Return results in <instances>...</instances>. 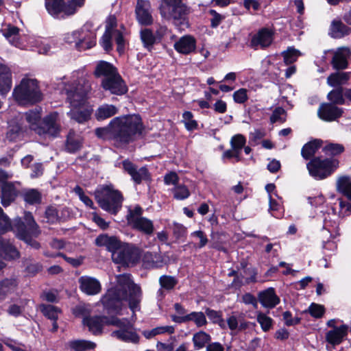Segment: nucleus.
Segmentation results:
<instances>
[{
	"instance_id": "obj_1",
	"label": "nucleus",
	"mask_w": 351,
	"mask_h": 351,
	"mask_svg": "<svg viewBox=\"0 0 351 351\" xmlns=\"http://www.w3.org/2000/svg\"><path fill=\"white\" fill-rule=\"evenodd\" d=\"M62 90L70 104L69 117L80 123L88 121L93 111V106L88 101V95L91 91L88 78L75 72L69 80L62 82Z\"/></svg>"
},
{
	"instance_id": "obj_2",
	"label": "nucleus",
	"mask_w": 351,
	"mask_h": 351,
	"mask_svg": "<svg viewBox=\"0 0 351 351\" xmlns=\"http://www.w3.org/2000/svg\"><path fill=\"white\" fill-rule=\"evenodd\" d=\"M141 295L140 287H112L103 297L101 302L108 313L119 315L122 309V301H127L134 317L135 311L140 309Z\"/></svg>"
},
{
	"instance_id": "obj_3",
	"label": "nucleus",
	"mask_w": 351,
	"mask_h": 351,
	"mask_svg": "<svg viewBox=\"0 0 351 351\" xmlns=\"http://www.w3.org/2000/svg\"><path fill=\"white\" fill-rule=\"evenodd\" d=\"M111 125L116 142L121 143L132 141L144 130L142 119L136 114L117 117L111 120Z\"/></svg>"
},
{
	"instance_id": "obj_4",
	"label": "nucleus",
	"mask_w": 351,
	"mask_h": 351,
	"mask_svg": "<svg viewBox=\"0 0 351 351\" xmlns=\"http://www.w3.org/2000/svg\"><path fill=\"white\" fill-rule=\"evenodd\" d=\"M12 97L21 105L34 104L43 99L38 81L29 77L23 78L14 87Z\"/></svg>"
},
{
	"instance_id": "obj_5",
	"label": "nucleus",
	"mask_w": 351,
	"mask_h": 351,
	"mask_svg": "<svg viewBox=\"0 0 351 351\" xmlns=\"http://www.w3.org/2000/svg\"><path fill=\"white\" fill-rule=\"evenodd\" d=\"M95 197L104 210L116 215L122 206L121 193L111 184L99 186L95 191Z\"/></svg>"
},
{
	"instance_id": "obj_6",
	"label": "nucleus",
	"mask_w": 351,
	"mask_h": 351,
	"mask_svg": "<svg viewBox=\"0 0 351 351\" xmlns=\"http://www.w3.org/2000/svg\"><path fill=\"white\" fill-rule=\"evenodd\" d=\"M121 29L117 28V19L114 16H110L106 20V32L103 35L100 43L106 51L112 49V40H114L117 45V50L119 53L123 51L125 40L123 34Z\"/></svg>"
},
{
	"instance_id": "obj_7",
	"label": "nucleus",
	"mask_w": 351,
	"mask_h": 351,
	"mask_svg": "<svg viewBox=\"0 0 351 351\" xmlns=\"http://www.w3.org/2000/svg\"><path fill=\"white\" fill-rule=\"evenodd\" d=\"M110 323L112 326L119 328V330L111 333L112 337L128 343H138L139 336L135 331L133 323L128 319H120L116 316H112V320Z\"/></svg>"
},
{
	"instance_id": "obj_8",
	"label": "nucleus",
	"mask_w": 351,
	"mask_h": 351,
	"mask_svg": "<svg viewBox=\"0 0 351 351\" xmlns=\"http://www.w3.org/2000/svg\"><path fill=\"white\" fill-rule=\"evenodd\" d=\"M339 166L337 159L315 158L307 164L309 174L316 180H323L329 176Z\"/></svg>"
},
{
	"instance_id": "obj_9",
	"label": "nucleus",
	"mask_w": 351,
	"mask_h": 351,
	"mask_svg": "<svg viewBox=\"0 0 351 351\" xmlns=\"http://www.w3.org/2000/svg\"><path fill=\"white\" fill-rule=\"evenodd\" d=\"M143 209L139 206L130 207L126 215L128 223L133 228L146 234H152L154 228L153 221L146 217H142Z\"/></svg>"
},
{
	"instance_id": "obj_10",
	"label": "nucleus",
	"mask_w": 351,
	"mask_h": 351,
	"mask_svg": "<svg viewBox=\"0 0 351 351\" xmlns=\"http://www.w3.org/2000/svg\"><path fill=\"white\" fill-rule=\"evenodd\" d=\"M140 257V250L128 244H121L119 249L112 255L114 262L125 265L133 264L137 262Z\"/></svg>"
},
{
	"instance_id": "obj_11",
	"label": "nucleus",
	"mask_w": 351,
	"mask_h": 351,
	"mask_svg": "<svg viewBox=\"0 0 351 351\" xmlns=\"http://www.w3.org/2000/svg\"><path fill=\"white\" fill-rule=\"evenodd\" d=\"M58 114L57 112L50 113L40 122L38 128V134L40 136L56 137L60 131V127L58 123Z\"/></svg>"
},
{
	"instance_id": "obj_12",
	"label": "nucleus",
	"mask_w": 351,
	"mask_h": 351,
	"mask_svg": "<svg viewBox=\"0 0 351 351\" xmlns=\"http://www.w3.org/2000/svg\"><path fill=\"white\" fill-rule=\"evenodd\" d=\"M165 5L160 9L161 14L165 18L178 19L186 14V6L182 0H162Z\"/></svg>"
},
{
	"instance_id": "obj_13",
	"label": "nucleus",
	"mask_w": 351,
	"mask_h": 351,
	"mask_svg": "<svg viewBox=\"0 0 351 351\" xmlns=\"http://www.w3.org/2000/svg\"><path fill=\"white\" fill-rule=\"evenodd\" d=\"M101 86L111 94L121 95L127 93L128 88L120 75L117 73L110 77L103 79Z\"/></svg>"
},
{
	"instance_id": "obj_14",
	"label": "nucleus",
	"mask_w": 351,
	"mask_h": 351,
	"mask_svg": "<svg viewBox=\"0 0 351 351\" xmlns=\"http://www.w3.org/2000/svg\"><path fill=\"white\" fill-rule=\"evenodd\" d=\"M152 12V7L149 0H137L135 15L139 24L145 26L152 24L154 19Z\"/></svg>"
},
{
	"instance_id": "obj_15",
	"label": "nucleus",
	"mask_w": 351,
	"mask_h": 351,
	"mask_svg": "<svg viewBox=\"0 0 351 351\" xmlns=\"http://www.w3.org/2000/svg\"><path fill=\"white\" fill-rule=\"evenodd\" d=\"M78 42L77 49L80 51L88 49L96 44L95 33L91 31L86 25L79 29Z\"/></svg>"
},
{
	"instance_id": "obj_16",
	"label": "nucleus",
	"mask_w": 351,
	"mask_h": 351,
	"mask_svg": "<svg viewBox=\"0 0 351 351\" xmlns=\"http://www.w3.org/2000/svg\"><path fill=\"white\" fill-rule=\"evenodd\" d=\"M112 316L110 317L106 316L86 317L83 319L84 325L88 327V329L94 335L101 334L104 325H111Z\"/></svg>"
},
{
	"instance_id": "obj_17",
	"label": "nucleus",
	"mask_w": 351,
	"mask_h": 351,
	"mask_svg": "<svg viewBox=\"0 0 351 351\" xmlns=\"http://www.w3.org/2000/svg\"><path fill=\"white\" fill-rule=\"evenodd\" d=\"M196 39L191 35H184L179 38L173 45L175 50L182 55H189L196 49Z\"/></svg>"
},
{
	"instance_id": "obj_18",
	"label": "nucleus",
	"mask_w": 351,
	"mask_h": 351,
	"mask_svg": "<svg viewBox=\"0 0 351 351\" xmlns=\"http://www.w3.org/2000/svg\"><path fill=\"white\" fill-rule=\"evenodd\" d=\"M351 51L348 47H341L333 53L331 64L335 69L343 70L348 67V59L350 57Z\"/></svg>"
},
{
	"instance_id": "obj_19",
	"label": "nucleus",
	"mask_w": 351,
	"mask_h": 351,
	"mask_svg": "<svg viewBox=\"0 0 351 351\" xmlns=\"http://www.w3.org/2000/svg\"><path fill=\"white\" fill-rule=\"evenodd\" d=\"M23 115L18 113L15 117L8 121V131L6 138L10 141H16L21 137L23 132Z\"/></svg>"
},
{
	"instance_id": "obj_20",
	"label": "nucleus",
	"mask_w": 351,
	"mask_h": 351,
	"mask_svg": "<svg viewBox=\"0 0 351 351\" xmlns=\"http://www.w3.org/2000/svg\"><path fill=\"white\" fill-rule=\"evenodd\" d=\"M342 110L333 104H323L318 110L319 117L326 121H332L342 114Z\"/></svg>"
},
{
	"instance_id": "obj_21",
	"label": "nucleus",
	"mask_w": 351,
	"mask_h": 351,
	"mask_svg": "<svg viewBox=\"0 0 351 351\" xmlns=\"http://www.w3.org/2000/svg\"><path fill=\"white\" fill-rule=\"evenodd\" d=\"M124 170L132 177V179L137 184L141 183L143 180H147L149 175L147 169L145 167L136 169V166L129 160L123 162Z\"/></svg>"
},
{
	"instance_id": "obj_22",
	"label": "nucleus",
	"mask_w": 351,
	"mask_h": 351,
	"mask_svg": "<svg viewBox=\"0 0 351 351\" xmlns=\"http://www.w3.org/2000/svg\"><path fill=\"white\" fill-rule=\"evenodd\" d=\"M348 330V326L345 324L338 328H335V329L330 330L326 333V341L334 348L343 341V339L347 336Z\"/></svg>"
},
{
	"instance_id": "obj_23",
	"label": "nucleus",
	"mask_w": 351,
	"mask_h": 351,
	"mask_svg": "<svg viewBox=\"0 0 351 351\" xmlns=\"http://www.w3.org/2000/svg\"><path fill=\"white\" fill-rule=\"evenodd\" d=\"M273 33L267 29H262L252 38L251 45L254 48H265L269 46L272 42Z\"/></svg>"
},
{
	"instance_id": "obj_24",
	"label": "nucleus",
	"mask_w": 351,
	"mask_h": 351,
	"mask_svg": "<svg viewBox=\"0 0 351 351\" xmlns=\"http://www.w3.org/2000/svg\"><path fill=\"white\" fill-rule=\"evenodd\" d=\"M12 73L4 64H0V95L5 96L12 88Z\"/></svg>"
},
{
	"instance_id": "obj_25",
	"label": "nucleus",
	"mask_w": 351,
	"mask_h": 351,
	"mask_svg": "<svg viewBox=\"0 0 351 351\" xmlns=\"http://www.w3.org/2000/svg\"><path fill=\"white\" fill-rule=\"evenodd\" d=\"M19 257V253L12 243L0 237V258L10 261Z\"/></svg>"
},
{
	"instance_id": "obj_26",
	"label": "nucleus",
	"mask_w": 351,
	"mask_h": 351,
	"mask_svg": "<svg viewBox=\"0 0 351 351\" xmlns=\"http://www.w3.org/2000/svg\"><path fill=\"white\" fill-rule=\"evenodd\" d=\"M258 300L264 307L269 308L275 307L280 302V299L276 295L272 287L260 292L258 293Z\"/></svg>"
},
{
	"instance_id": "obj_27",
	"label": "nucleus",
	"mask_w": 351,
	"mask_h": 351,
	"mask_svg": "<svg viewBox=\"0 0 351 351\" xmlns=\"http://www.w3.org/2000/svg\"><path fill=\"white\" fill-rule=\"evenodd\" d=\"M95 243L98 246H104L108 251L112 253V255L119 249L121 243L114 237H109L106 234H101L95 239Z\"/></svg>"
},
{
	"instance_id": "obj_28",
	"label": "nucleus",
	"mask_w": 351,
	"mask_h": 351,
	"mask_svg": "<svg viewBox=\"0 0 351 351\" xmlns=\"http://www.w3.org/2000/svg\"><path fill=\"white\" fill-rule=\"evenodd\" d=\"M119 112L117 106L112 104H104L98 107L95 111V118L98 121L105 120L108 119Z\"/></svg>"
},
{
	"instance_id": "obj_29",
	"label": "nucleus",
	"mask_w": 351,
	"mask_h": 351,
	"mask_svg": "<svg viewBox=\"0 0 351 351\" xmlns=\"http://www.w3.org/2000/svg\"><path fill=\"white\" fill-rule=\"evenodd\" d=\"M117 73V69L105 61L99 62L95 70V75L97 77H103V79L110 77Z\"/></svg>"
},
{
	"instance_id": "obj_30",
	"label": "nucleus",
	"mask_w": 351,
	"mask_h": 351,
	"mask_svg": "<svg viewBox=\"0 0 351 351\" xmlns=\"http://www.w3.org/2000/svg\"><path fill=\"white\" fill-rule=\"evenodd\" d=\"M17 195V191L12 182H6L2 187L1 203L4 206H8L14 200Z\"/></svg>"
},
{
	"instance_id": "obj_31",
	"label": "nucleus",
	"mask_w": 351,
	"mask_h": 351,
	"mask_svg": "<svg viewBox=\"0 0 351 351\" xmlns=\"http://www.w3.org/2000/svg\"><path fill=\"white\" fill-rule=\"evenodd\" d=\"M25 117L29 124L30 129L34 130L36 134L38 133V128L40 124L41 113L39 108L29 110L25 114Z\"/></svg>"
},
{
	"instance_id": "obj_32",
	"label": "nucleus",
	"mask_w": 351,
	"mask_h": 351,
	"mask_svg": "<svg viewBox=\"0 0 351 351\" xmlns=\"http://www.w3.org/2000/svg\"><path fill=\"white\" fill-rule=\"evenodd\" d=\"M19 29L17 27L11 25H8L2 29L3 35L12 45L23 48V45L19 41Z\"/></svg>"
},
{
	"instance_id": "obj_33",
	"label": "nucleus",
	"mask_w": 351,
	"mask_h": 351,
	"mask_svg": "<svg viewBox=\"0 0 351 351\" xmlns=\"http://www.w3.org/2000/svg\"><path fill=\"white\" fill-rule=\"evenodd\" d=\"M25 221L26 223V226L23 222H21V220H19V221L16 223H15L14 226L16 230L17 231V228L19 225L22 223L23 224V227L25 228V230L27 232H31L32 235L37 237L39 234L40 231L38 230V225L35 222L31 213H26L25 214Z\"/></svg>"
},
{
	"instance_id": "obj_34",
	"label": "nucleus",
	"mask_w": 351,
	"mask_h": 351,
	"mask_svg": "<svg viewBox=\"0 0 351 351\" xmlns=\"http://www.w3.org/2000/svg\"><path fill=\"white\" fill-rule=\"evenodd\" d=\"M66 346L69 348L74 351H86L94 349L96 344L94 342L87 340L75 339L69 341Z\"/></svg>"
},
{
	"instance_id": "obj_35",
	"label": "nucleus",
	"mask_w": 351,
	"mask_h": 351,
	"mask_svg": "<svg viewBox=\"0 0 351 351\" xmlns=\"http://www.w3.org/2000/svg\"><path fill=\"white\" fill-rule=\"evenodd\" d=\"M322 141L319 139H315L306 143L301 151L302 157L306 160L309 159L315 155L317 150L322 146Z\"/></svg>"
},
{
	"instance_id": "obj_36",
	"label": "nucleus",
	"mask_w": 351,
	"mask_h": 351,
	"mask_svg": "<svg viewBox=\"0 0 351 351\" xmlns=\"http://www.w3.org/2000/svg\"><path fill=\"white\" fill-rule=\"evenodd\" d=\"M337 191L351 201V180L348 176L339 177L336 183Z\"/></svg>"
},
{
	"instance_id": "obj_37",
	"label": "nucleus",
	"mask_w": 351,
	"mask_h": 351,
	"mask_svg": "<svg viewBox=\"0 0 351 351\" xmlns=\"http://www.w3.org/2000/svg\"><path fill=\"white\" fill-rule=\"evenodd\" d=\"M350 76V72H336L330 74L327 78V84L330 86H339L345 84Z\"/></svg>"
},
{
	"instance_id": "obj_38",
	"label": "nucleus",
	"mask_w": 351,
	"mask_h": 351,
	"mask_svg": "<svg viewBox=\"0 0 351 351\" xmlns=\"http://www.w3.org/2000/svg\"><path fill=\"white\" fill-rule=\"evenodd\" d=\"M351 29L348 27L342 22L339 21H332L330 26V34L335 38H341L350 34Z\"/></svg>"
},
{
	"instance_id": "obj_39",
	"label": "nucleus",
	"mask_w": 351,
	"mask_h": 351,
	"mask_svg": "<svg viewBox=\"0 0 351 351\" xmlns=\"http://www.w3.org/2000/svg\"><path fill=\"white\" fill-rule=\"evenodd\" d=\"M194 347L196 350L202 349L210 343L211 337L204 331H199L195 333L192 339Z\"/></svg>"
},
{
	"instance_id": "obj_40",
	"label": "nucleus",
	"mask_w": 351,
	"mask_h": 351,
	"mask_svg": "<svg viewBox=\"0 0 351 351\" xmlns=\"http://www.w3.org/2000/svg\"><path fill=\"white\" fill-rule=\"evenodd\" d=\"M82 139L74 132H70L67 136L66 149L71 153L78 151L82 147Z\"/></svg>"
},
{
	"instance_id": "obj_41",
	"label": "nucleus",
	"mask_w": 351,
	"mask_h": 351,
	"mask_svg": "<svg viewBox=\"0 0 351 351\" xmlns=\"http://www.w3.org/2000/svg\"><path fill=\"white\" fill-rule=\"evenodd\" d=\"M23 224L21 223L17 228V236L19 239L25 241L28 245L34 249H38L40 244L36 240H34L32 237H34L31 232H27Z\"/></svg>"
},
{
	"instance_id": "obj_42",
	"label": "nucleus",
	"mask_w": 351,
	"mask_h": 351,
	"mask_svg": "<svg viewBox=\"0 0 351 351\" xmlns=\"http://www.w3.org/2000/svg\"><path fill=\"white\" fill-rule=\"evenodd\" d=\"M63 0H45V7L47 12L55 17L62 14Z\"/></svg>"
},
{
	"instance_id": "obj_43",
	"label": "nucleus",
	"mask_w": 351,
	"mask_h": 351,
	"mask_svg": "<svg viewBox=\"0 0 351 351\" xmlns=\"http://www.w3.org/2000/svg\"><path fill=\"white\" fill-rule=\"evenodd\" d=\"M84 3V0H71L66 4L63 3L62 14L65 16H70L75 14L77 10L81 8Z\"/></svg>"
},
{
	"instance_id": "obj_44",
	"label": "nucleus",
	"mask_w": 351,
	"mask_h": 351,
	"mask_svg": "<svg viewBox=\"0 0 351 351\" xmlns=\"http://www.w3.org/2000/svg\"><path fill=\"white\" fill-rule=\"evenodd\" d=\"M39 309L45 317L51 320H57L58 314L60 313V310L58 307L50 304H40Z\"/></svg>"
},
{
	"instance_id": "obj_45",
	"label": "nucleus",
	"mask_w": 351,
	"mask_h": 351,
	"mask_svg": "<svg viewBox=\"0 0 351 351\" xmlns=\"http://www.w3.org/2000/svg\"><path fill=\"white\" fill-rule=\"evenodd\" d=\"M24 200L29 204H39L41 200L40 193L36 189H27L23 193Z\"/></svg>"
},
{
	"instance_id": "obj_46",
	"label": "nucleus",
	"mask_w": 351,
	"mask_h": 351,
	"mask_svg": "<svg viewBox=\"0 0 351 351\" xmlns=\"http://www.w3.org/2000/svg\"><path fill=\"white\" fill-rule=\"evenodd\" d=\"M284 58V62L286 64H292L297 60L301 53L294 47H288L286 51L282 53Z\"/></svg>"
},
{
	"instance_id": "obj_47",
	"label": "nucleus",
	"mask_w": 351,
	"mask_h": 351,
	"mask_svg": "<svg viewBox=\"0 0 351 351\" xmlns=\"http://www.w3.org/2000/svg\"><path fill=\"white\" fill-rule=\"evenodd\" d=\"M113 128L111 125V121L107 127L100 128L95 130V134L103 139H111L116 141V136L112 132Z\"/></svg>"
},
{
	"instance_id": "obj_48",
	"label": "nucleus",
	"mask_w": 351,
	"mask_h": 351,
	"mask_svg": "<svg viewBox=\"0 0 351 351\" xmlns=\"http://www.w3.org/2000/svg\"><path fill=\"white\" fill-rule=\"evenodd\" d=\"M186 318L187 322L193 321L198 327L204 326L206 324V316L202 312H192L186 315Z\"/></svg>"
},
{
	"instance_id": "obj_49",
	"label": "nucleus",
	"mask_w": 351,
	"mask_h": 351,
	"mask_svg": "<svg viewBox=\"0 0 351 351\" xmlns=\"http://www.w3.org/2000/svg\"><path fill=\"white\" fill-rule=\"evenodd\" d=\"M186 129L189 131H193L197 128V122L193 119V114L189 111H185L182 114V121Z\"/></svg>"
},
{
	"instance_id": "obj_50",
	"label": "nucleus",
	"mask_w": 351,
	"mask_h": 351,
	"mask_svg": "<svg viewBox=\"0 0 351 351\" xmlns=\"http://www.w3.org/2000/svg\"><path fill=\"white\" fill-rule=\"evenodd\" d=\"M141 38L144 46L150 49L156 41V38L154 36L152 32L149 29H145L141 32Z\"/></svg>"
},
{
	"instance_id": "obj_51",
	"label": "nucleus",
	"mask_w": 351,
	"mask_h": 351,
	"mask_svg": "<svg viewBox=\"0 0 351 351\" xmlns=\"http://www.w3.org/2000/svg\"><path fill=\"white\" fill-rule=\"evenodd\" d=\"M269 212L271 215L276 218L281 217V204L274 198L273 195L269 196Z\"/></svg>"
},
{
	"instance_id": "obj_52",
	"label": "nucleus",
	"mask_w": 351,
	"mask_h": 351,
	"mask_svg": "<svg viewBox=\"0 0 351 351\" xmlns=\"http://www.w3.org/2000/svg\"><path fill=\"white\" fill-rule=\"evenodd\" d=\"M245 143V138L239 134L233 136L230 140L231 147L240 154Z\"/></svg>"
},
{
	"instance_id": "obj_53",
	"label": "nucleus",
	"mask_w": 351,
	"mask_h": 351,
	"mask_svg": "<svg viewBox=\"0 0 351 351\" xmlns=\"http://www.w3.org/2000/svg\"><path fill=\"white\" fill-rule=\"evenodd\" d=\"M343 150L344 148L341 145L336 143H328L323 149L324 153L328 156L340 154Z\"/></svg>"
},
{
	"instance_id": "obj_54",
	"label": "nucleus",
	"mask_w": 351,
	"mask_h": 351,
	"mask_svg": "<svg viewBox=\"0 0 351 351\" xmlns=\"http://www.w3.org/2000/svg\"><path fill=\"white\" fill-rule=\"evenodd\" d=\"M169 226L172 229L173 234L176 239H180L186 236L187 232L186 228L182 224L173 222L172 226L169 224Z\"/></svg>"
},
{
	"instance_id": "obj_55",
	"label": "nucleus",
	"mask_w": 351,
	"mask_h": 351,
	"mask_svg": "<svg viewBox=\"0 0 351 351\" xmlns=\"http://www.w3.org/2000/svg\"><path fill=\"white\" fill-rule=\"evenodd\" d=\"M328 99L335 104H343L344 103L343 95L341 88L331 90L328 94Z\"/></svg>"
},
{
	"instance_id": "obj_56",
	"label": "nucleus",
	"mask_w": 351,
	"mask_h": 351,
	"mask_svg": "<svg viewBox=\"0 0 351 351\" xmlns=\"http://www.w3.org/2000/svg\"><path fill=\"white\" fill-rule=\"evenodd\" d=\"M257 321L261 324L264 331H268L272 326V319L263 313H258L257 315Z\"/></svg>"
},
{
	"instance_id": "obj_57",
	"label": "nucleus",
	"mask_w": 351,
	"mask_h": 351,
	"mask_svg": "<svg viewBox=\"0 0 351 351\" xmlns=\"http://www.w3.org/2000/svg\"><path fill=\"white\" fill-rule=\"evenodd\" d=\"M285 120L286 112L282 108L280 107L276 108L270 117V121L272 123L278 121L283 123Z\"/></svg>"
},
{
	"instance_id": "obj_58",
	"label": "nucleus",
	"mask_w": 351,
	"mask_h": 351,
	"mask_svg": "<svg viewBox=\"0 0 351 351\" xmlns=\"http://www.w3.org/2000/svg\"><path fill=\"white\" fill-rule=\"evenodd\" d=\"M308 312L315 318H320L323 316L325 308L324 306L312 303L308 308Z\"/></svg>"
},
{
	"instance_id": "obj_59",
	"label": "nucleus",
	"mask_w": 351,
	"mask_h": 351,
	"mask_svg": "<svg viewBox=\"0 0 351 351\" xmlns=\"http://www.w3.org/2000/svg\"><path fill=\"white\" fill-rule=\"evenodd\" d=\"M190 195L189 189L184 185H178L173 189V196L177 199H184Z\"/></svg>"
},
{
	"instance_id": "obj_60",
	"label": "nucleus",
	"mask_w": 351,
	"mask_h": 351,
	"mask_svg": "<svg viewBox=\"0 0 351 351\" xmlns=\"http://www.w3.org/2000/svg\"><path fill=\"white\" fill-rule=\"evenodd\" d=\"M247 98V90L245 88H240L233 94L234 101L237 104L244 103Z\"/></svg>"
},
{
	"instance_id": "obj_61",
	"label": "nucleus",
	"mask_w": 351,
	"mask_h": 351,
	"mask_svg": "<svg viewBox=\"0 0 351 351\" xmlns=\"http://www.w3.org/2000/svg\"><path fill=\"white\" fill-rule=\"evenodd\" d=\"M209 14L211 16L210 23L212 27H217L221 21L225 19L224 16L217 13L214 10H209Z\"/></svg>"
},
{
	"instance_id": "obj_62",
	"label": "nucleus",
	"mask_w": 351,
	"mask_h": 351,
	"mask_svg": "<svg viewBox=\"0 0 351 351\" xmlns=\"http://www.w3.org/2000/svg\"><path fill=\"white\" fill-rule=\"evenodd\" d=\"M118 285H136L131 276L128 274L119 275L116 277Z\"/></svg>"
},
{
	"instance_id": "obj_63",
	"label": "nucleus",
	"mask_w": 351,
	"mask_h": 351,
	"mask_svg": "<svg viewBox=\"0 0 351 351\" xmlns=\"http://www.w3.org/2000/svg\"><path fill=\"white\" fill-rule=\"evenodd\" d=\"M36 45L39 53L48 54L51 49L50 45L46 40H36Z\"/></svg>"
},
{
	"instance_id": "obj_64",
	"label": "nucleus",
	"mask_w": 351,
	"mask_h": 351,
	"mask_svg": "<svg viewBox=\"0 0 351 351\" xmlns=\"http://www.w3.org/2000/svg\"><path fill=\"white\" fill-rule=\"evenodd\" d=\"M12 228L9 218L3 213L0 215V231L6 232Z\"/></svg>"
}]
</instances>
